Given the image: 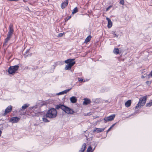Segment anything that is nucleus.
I'll return each mask as SVG.
<instances>
[{
  "mask_svg": "<svg viewBox=\"0 0 152 152\" xmlns=\"http://www.w3.org/2000/svg\"><path fill=\"white\" fill-rule=\"evenodd\" d=\"M57 115L56 110L54 108H51L48 110L45 116L50 118H53L56 117Z\"/></svg>",
  "mask_w": 152,
  "mask_h": 152,
  "instance_id": "obj_1",
  "label": "nucleus"
},
{
  "mask_svg": "<svg viewBox=\"0 0 152 152\" xmlns=\"http://www.w3.org/2000/svg\"><path fill=\"white\" fill-rule=\"evenodd\" d=\"M147 99V96H144L143 97L140 98L139 99L138 103L136 106L135 107V109H136L138 107L140 108L142 106H144L146 103Z\"/></svg>",
  "mask_w": 152,
  "mask_h": 152,
  "instance_id": "obj_2",
  "label": "nucleus"
},
{
  "mask_svg": "<svg viewBox=\"0 0 152 152\" xmlns=\"http://www.w3.org/2000/svg\"><path fill=\"white\" fill-rule=\"evenodd\" d=\"M19 67V65L18 64L14 66H10L8 69V72L10 74L15 73L18 69Z\"/></svg>",
  "mask_w": 152,
  "mask_h": 152,
  "instance_id": "obj_3",
  "label": "nucleus"
},
{
  "mask_svg": "<svg viewBox=\"0 0 152 152\" xmlns=\"http://www.w3.org/2000/svg\"><path fill=\"white\" fill-rule=\"evenodd\" d=\"M64 112L68 114H73L74 113V111L68 107L64 105L63 110Z\"/></svg>",
  "mask_w": 152,
  "mask_h": 152,
  "instance_id": "obj_4",
  "label": "nucleus"
},
{
  "mask_svg": "<svg viewBox=\"0 0 152 152\" xmlns=\"http://www.w3.org/2000/svg\"><path fill=\"white\" fill-rule=\"evenodd\" d=\"M115 114H113L109 116L105 117L104 119V122L106 123L107 122L113 120L115 117Z\"/></svg>",
  "mask_w": 152,
  "mask_h": 152,
  "instance_id": "obj_5",
  "label": "nucleus"
},
{
  "mask_svg": "<svg viewBox=\"0 0 152 152\" xmlns=\"http://www.w3.org/2000/svg\"><path fill=\"white\" fill-rule=\"evenodd\" d=\"M12 110V106L11 105L8 106L5 109L4 113L2 114V116H5L7 113H9L11 112Z\"/></svg>",
  "mask_w": 152,
  "mask_h": 152,
  "instance_id": "obj_6",
  "label": "nucleus"
},
{
  "mask_svg": "<svg viewBox=\"0 0 152 152\" xmlns=\"http://www.w3.org/2000/svg\"><path fill=\"white\" fill-rule=\"evenodd\" d=\"M75 59H71L69 58L66 60L64 62L65 63L67 64H70L72 66H73L76 63L75 61H74Z\"/></svg>",
  "mask_w": 152,
  "mask_h": 152,
  "instance_id": "obj_7",
  "label": "nucleus"
},
{
  "mask_svg": "<svg viewBox=\"0 0 152 152\" xmlns=\"http://www.w3.org/2000/svg\"><path fill=\"white\" fill-rule=\"evenodd\" d=\"M20 120V118L17 117H12L10 120L9 122L13 123H17Z\"/></svg>",
  "mask_w": 152,
  "mask_h": 152,
  "instance_id": "obj_8",
  "label": "nucleus"
},
{
  "mask_svg": "<svg viewBox=\"0 0 152 152\" xmlns=\"http://www.w3.org/2000/svg\"><path fill=\"white\" fill-rule=\"evenodd\" d=\"M105 128H98L95 127L93 130V132H97L98 133L102 132L104 131Z\"/></svg>",
  "mask_w": 152,
  "mask_h": 152,
  "instance_id": "obj_9",
  "label": "nucleus"
},
{
  "mask_svg": "<svg viewBox=\"0 0 152 152\" xmlns=\"http://www.w3.org/2000/svg\"><path fill=\"white\" fill-rule=\"evenodd\" d=\"M68 0H66L63 2L61 5V7L62 9L64 8L68 4Z\"/></svg>",
  "mask_w": 152,
  "mask_h": 152,
  "instance_id": "obj_10",
  "label": "nucleus"
},
{
  "mask_svg": "<svg viewBox=\"0 0 152 152\" xmlns=\"http://www.w3.org/2000/svg\"><path fill=\"white\" fill-rule=\"evenodd\" d=\"M11 37V36H9L8 34L7 35V37L5 38L4 41L3 43V45H7V43L9 41L10 39V38Z\"/></svg>",
  "mask_w": 152,
  "mask_h": 152,
  "instance_id": "obj_11",
  "label": "nucleus"
},
{
  "mask_svg": "<svg viewBox=\"0 0 152 152\" xmlns=\"http://www.w3.org/2000/svg\"><path fill=\"white\" fill-rule=\"evenodd\" d=\"M64 105L61 104H57L55 106V109L56 110H58L59 109H61L62 110H63Z\"/></svg>",
  "mask_w": 152,
  "mask_h": 152,
  "instance_id": "obj_12",
  "label": "nucleus"
},
{
  "mask_svg": "<svg viewBox=\"0 0 152 152\" xmlns=\"http://www.w3.org/2000/svg\"><path fill=\"white\" fill-rule=\"evenodd\" d=\"M91 102V101L90 99L86 98L84 99L83 103V104L87 105L90 104Z\"/></svg>",
  "mask_w": 152,
  "mask_h": 152,
  "instance_id": "obj_13",
  "label": "nucleus"
},
{
  "mask_svg": "<svg viewBox=\"0 0 152 152\" xmlns=\"http://www.w3.org/2000/svg\"><path fill=\"white\" fill-rule=\"evenodd\" d=\"M106 19L108 21L107 27L108 28H110L112 27V25L111 21L109 18H107Z\"/></svg>",
  "mask_w": 152,
  "mask_h": 152,
  "instance_id": "obj_14",
  "label": "nucleus"
},
{
  "mask_svg": "<svg viewBox=\"0 0 152 152\" xmlns=\"http://www.w3.org/2000/svg\"><path fill=\"white\" fill-rule=\"evenodd\" d=\"M70 100L71 103H75L76 102L77 99L76 97L72 96L70 98Z\"/></svg>",
  "mask_w": 152,
  "mask_h": 152,
  "instance_id": "obj_15",
  "label": "nucleus"
},
{
  "mask_svg": "<svg viewBox=\"0 0 152 152\" xmlns=\"http://www.w3.org/2000/svg\"><path fill=\"white\" fill-rule=\"evenodd\" d=\"M86 145L85 143H83L82 145L81 149L79 151V152H84L86 149Z\"/></svg>",
  "mask_w": 152,
  "mask_h": 152,
  "instance_id": "obj_16",
  "label": "nucleus"
},
{
  "mask_svg": "<svg viewBox=\"0 0 152 152\" xmlns=\"http://www.w3.org/2000/svg\"><path fill=\"white\" fill-rule=\"evenodd\" d=\"M71 88H70V89H66L64 91H63L59 93H58L57 94L58 95H60L61 94H66L68 92Z\"/></svg>",
  "mask_w": 152,
  "mask_h": 152,
  "instance_id": "obj_17",
  "label": "nucleus"
},
{
  "mask_svg": "<svg viewBox=\"0 0 152 152\" xmlns=\"http://www.w3.org/2000/svg\"><path fill=\"white\" fill-rule=\"evenodd\" d=\"M13 25L12 24H10L9 27V31L8 32L13 33L14 30L13 29Z\"/></svg>",
  "mask_w": 152,
  "mask_h": 152,
  "instance_id": "obj_18",
  "label": "nucleus"
},
{
  "mask_svg": "<svg viewBox=\"0 0 152 152\" xmlns=\"http://www.w3.org/2000/svg\"><path fill=\"white\" fill-rule=\"evenodd\" d=\"M73 66H72L70 64H67L66 65L65 69V70H70Z\"/></svg>",
  "mask_w": 152,
  "mask_h": 152,
  "instance_id": "obj_19",
  "label": "nucleus"
},
{
  "mask_svg": "<svg viewBox=\"0 0 152 152\" xmlns=\"http://www.w3.org/2000/svg\"><path fill=\"white\" fill-rule=\"evenodd\" d=\"M131 104V101L130 100H128L127 101H126L125 103V106L126 107H129Z\"/></svg>",
  "mask_w": 152,
  "mask_h": 152,
  "instance_id": "obj_20",
  "label": "nucleus"
},
{
  "mask_svg": "<svg viewBox=\"0 0 152 152\" xmlns=\"http://www.w3.org/2000/svg\"><path fill=\"white\" fill-rule=\"evenodd\" d=\"M29 105L28 104H24L22 107L20 109V110H24L26 109Z\"/></svg>",
  "mask_w": 152,
  "mask_h": 152,
  "instance_id": "obj_21",
  "label": "nucleus"
},
{
  "mask_svg": "<svg viewBox=\"0 0 152 152\" xmlns=\"http://www.w3.org/2000/svg\"><path fill=\"white\" fill-rule=\"evenodd\" d=\"M113 52L115 54H118L119 53V49L117 48H115Z\"/></svg>",
  "mask_w": 152,
  "mask_h": 152,
  "instance_id": "obj_22",
  "label": "nucleus"
},
{
  "mask_svg": "<svg viewBox=\"0 0 152 152\" xmlns=\"http://www.w3.org/2000/svg\"><path fill=\"white\" fill-rule=\"evenodd\" d=\"M91 36L90 35H89L88 37H87L86 38L85 42L86 43L89 42L91 40Z\"/></svg>",
  "mask_w": 152,
  "mask_h": 152,
  "instance_id": "obj_23",
  "label": "nucleus"
},
{
  "mask_svg": "<svg viewBox=\"0 0 152 152\" xmlns=\"http://www.w3.org/2000/svg\"><path fill=\"white\" fill-rule=\"evenodd\" d=\"M87 152H93V150H92V148L91 146H89L87 150Z\"/></svg>",
  "mask_w": 152,
  "mask_h": 152,
  "instance_id": "obj_24",
  "label": "nucleus"
},
{
  "mask_svg": "<svg viewBox=\"0 0 152 152\" xmlns=\"http://www.w3.org/2000/svg\"><path fill=\"white\" fill-rule=\"evenodd\" d=\"M78 10L77 8V7H76L73 10V11L72 12V13L73 14L76 13L78 12Z\"/></svg>",
  "mask_w": 152,
  "mask_h": 152,
  "instance_id": "obj_25",
  "label": "nucleus"
},
{
  "mask_svg": "<svg viewBox=\"0 0 152 152\" xmlns=\"http://www.w3.org/2000/svg\"><path fill=\"white\" fill-rule=\"evenodd\" d=\"M47 117H45V116L42 118L43 121L45 122H49V121L47 119Z\"/></svg>",
  "mask_w": 152,
  "mask_h": 152,
  "instance_id": "obj_26",
  "label": "nucleus"
},
{
  "mask_svg": "<svg viewBox=\"0 0 152 152\" xmlns=\"http://www.w3.org/2000/svg\"><path fill=\"white\" fill-rule=\"evenodd\" d=\"M112 34L114 36V37H116L117 38L118 37V35H117V34H115V31H112Z\"/></svg>",
  "mask_w": 152,
  "mask_h": 152,
  "instance_id": "obj_27",
  "label": "nucleus"
},
{
  "mask_svg": "<svg viewBox=\"0 0 152 152\" xmlns=\"http://www.w3.org/2000/svg\"><path fill=\"white\" fill-rule=\"evenodd\" d=\"M29 50H30V49H28L26 51V52L25 53V56H28V55H29V54H27V53H29Z\"/></svg>",
  "mask_w": 152,
  "mask_h": 152,
  "instance_id": "obj_28",
  "label": "nucleus"
},
{
  "mask_svg": "<svg viewBox=\"0 0 152 152\" xmlns=\"http://www.w3.org/2000/svg\"><path fill=\"white\" fill-rule=\"evenodd\" d=\"M151 105H152V101L151 102L146 104V106L150 107Z\"/></svg>",
  "mask_w": 152,
  "mask_h": 152,
  "instance_id": "obj_29",
  "label": "nucleus"
},
{
  "mask_svg": "<svg viewBox=\"0 0 152 152\" xmlns=\"http://www.w3.org/2000/svg\"><path fill=\"white\" fill-rule=\"evenodd\" d=\"M77 79H78V81H79V82H84V81H83V79L82 78H80L78 77V78ZM85 81H84V82H85Z\"/></svg>",
  "mask_w": 152,
  "mask_h": 152,
  "instance_id": "obj_30",
  "label": "nucleus"
},
{
  "mask_svg": "<svg viewBox=\"0 0 152 152\" xmlns=\"http://www.w3.org/2000/svg\"><path fill=\"white\" fill-rule=\"evenodd\" d=\"M124 0H121L120 1V4L122 5H124Z\"/></svg>",
  "mask_w": 152,
  "mask_h": 152,
  "instance_id": "obj_31",
  "label": "nucleus"
},
{
  "mask_svg": "<svg viewBox=\"0 0 152 152\" xmlns=\"http://www.w3.org/2000/svg\"><path fill=\"white\" fill-rule=\"evenodd\" d=\"M38 68V66H33L32 68H31V69H32V70H36Z\"/></svg>",
  "mask_w": 152,
  "mask_h": 152,
  "instance_id": "obj_32",
  "label": "nucleus"
},
{
  "mask_svg": "<svg viewBox=\"0 0 152 152\" xmlns=\"http://www.w3.org/2000/svg\"><path fill=\"white\" fill-rule=\"evenodd\" d=\"M136 113H137V112H135L131 114L129 116H128L127 117V118H129L131 116L133 115H135L136 114Z\"/></svg>",
  "mask_w": 152,
  "mask_h": 152,
  "instance_id": "obj_33",
  "label": "nucleus"
},
{
  "mask_svg": "<svg viewBox=\"0 0 152 152\" xmlns=\"http://www.w3.org/2000/svg\"><path fill=\"white\" fill-rule=\"evenodd\" d=\"M63 33H60L59 34L58 36H57V37H61L63 35Z\"/></svg>",
  "mask_w": 152,
  "mask_h": 152,
  "instance_id": "obj_34",
  "label": "nucleus"
},
{
  "mask_svg": "<svg viewBox=\"0 0 152 152\" xmlns=\"http://www.w3.org/2000/svg\"><path fill=\"white\" fill-rule=\"evenodd\" d=\"M112 7V6L111 5H110V6H109L108 7H107V8H106V11H108V10H109L110 9V8L111 7Z\"/></svg>",
  "mask_w": 152,
  "mask_h": 152,
  "instance_id": "obj_35",
  "label": "nucleus"
},
{
  "mask_svg": "<svg viewBox=\"0 0 152 152\" xmlns=\"http://www.w3.org/2000/svg\"><path fill=\"white\" fill-rule=\"evenodd\" d=\"M151 83V81H147L146 82V83L147 85L150 84Z\"/></svg>",
  "mask_w": 152,
  "mask_h": 152,
  "instance_id": "obj_36",
  "label": "nucleus"
},
{
  "mask_svg": "<svg viewBox=\"0 0 152 152\" xmlns=\"http://www.w3.org/2000/svg\"><path fill=\"white\" fill-rule=\"evenodd\" d=\"M13 34V33H10V32H8V34H8L9 36H10L12 37V35Z\"/></svg>",
  "mask_w": 152,
  "mask_h": 152,
  "instance_id": "obj_37",
  "label": "nucleus"
},
{
  "mask_svg": "<svg viewBox=\"0 0 152 152\" xmlns=\"http://www.w3.org/2000/svg\"><path fill=\"white\" fill-rule=\"evenodd\" d=\"M25 68L26 69H30L31 67H30L29 66H26L25 67Z\"/></svg>",
  "mask_w": 152,
  "mask_h": 152,
  "instance_id": "obj_38",
  "label": "nucleus"
},
{
  "mask_svg": "<svg viewBox=\"0 0 152 152\" xmlns=\"http://www.w3.org/2000/svg\"><path fill=\"white\" fill-rule=\"evenodd\" d=\"M111 129L112 128L110 127V128H109V129L107 131L106 133L107 134L108 132H109L110 131Z\"/></svg>",
  "mask_w": 152,
  "mask_h": 152,
  "instance_id": "obj_39",
  "label": "nucleus"
},
{
  "mask_svg": "<svg viewBox=\"0 0 152 152\" xmlns=\"http://www.w3.org/2000/svg\"><path fill=\"white\" fill-rule=\"evenodd\" d=\"M34 107H30L29 108L30 109V110H32L33 109H34Z\"/></svg>",
  "mask_w": 152,
  "mask_h": 152,
  "instance_id": "obj_40",
  "label": "nucleus"
},
{
  "mask_svg": "<svg viewBox=\"0 0 152 152\" xmlns=\"http://www.w3.org/2000/svg\"><path fill=\"white\" fill-rule=\"evenodd\" d=\"M9 1H18L19 0H7Z\"/></svg>",
  "mask_w": 152,
  "mask_h": 152,
  "instance_id": "obj_41",
  "label": "nucleus"
},
{
  "mask_svg": "<svg viewBox=\"0 0 152 152\" xmlns=\"http://www.w3.org/2000/svg\"><path fill=\"white\" fill-rule=\"evenodd\" d=\"M116 123H115L113 124L110 127L111 128H112L115 125V124Z\"/></svg>",
  "mask_w": 152,
  "mask_h": 152,
  "instance_id": "obj_42",
  "label": "nucleus"
},
{
  "mask_svg": "<svg viewBox=\"0 0 152 152\" xmlns=\"http://www.w3.org/2000/svg\"><path fill=\"white\" fill-rule=\"evenodd\" d=\"M71 18V16H69V17L66 20H68L69 19Z\"/></svg>",
  "mask_w": 152,
  "mask_h": 152,
  "instance_id": "obj_43",
  "label": "nucleus"
},
{
  "mask_svg": "<svg viewBox=\"0 0 152 152\" xmlns=\"http://www.w3.org/2000/svg\"><path fill=\"white\" fill-rule=\"evenodd\" d=\"M1 133H2V132L1 130H0V137L1 136Z\"/></svg>",
  "mask_w": 152,
  "mask_h": 152,
  "instance_id": "obj_44",
  "label": "nucleus"
},
{
  "mask_svg": "<svg viewBox=\"0 0 152 152\" xmlns=\"http://www.w3.org/2000/svg\"><path fill=\"white\" fill-rule=\"evenodd\" d=\"M141 77H142V78H145V77H144V76H143L142 75V76Z\"/></svg>",
  "mask_w": 152,
  "mask_h": 152,
  "instance_id": "obj_45",
  "label": "nucleus"
},
{
  "mask_svg": "<svg viewBox=\"0 0 152 152\" xmlns=\"http://www.w3.org/2000/svg\"><path fill=\"white\" fill-rule=\"evenodd\" d=\"M95 148H96V146H95L94 147V148H93V150L92 149V150H93V151H94V149H95Z\"/></svg>",
  "mask_w": 152,
  "mask_h": 152,
  "instance_id": "obj_46",
  "label": "nucleus"
},
{
  "mask_svg": "<svg viewBox=\"0 0 152 152\" xmlns=\"http://www.w3.org/2000/svg\"><path fill=\"white\" fill-rule=\"evenodd\" d=\"M3 127H2V128H0V129H1V130L2 129H3Z\"/></svg>",
  "mask_w": 152,
  "mask_h": 152,
  "instance_id": "obj_47",
  "label": "nucleus"
},
{
  "mask_svg": "<svg viewBox=\"0 0 152 152\" xmlns=\"http://www.w3.org/2000/svg\"><path fill=\"white\" fill-rule=\"evenodd\" d=\"M53 68L54 69L55 68V66H53Z\"/></svg>",
  "mask_w": 152,
  "mask_h": 152,
  "instance_id": "obj_48",
  "label": "nucleus"
},
{
  "mask_svg": "<svg viewBox=\"0 0 152 152\" xmlns=\"http://www.w3.org/2000/svg\"><path fill=\"white\" fill-rule=\"evenodd\" d=\"M29 55H30V56H31V53H30V54H29Z\"/></svg>",
  "mask_w": 152,
  "mask_h": 152,
  "instance_id": "obj_49",
  "label": "nucleus"
},
{
  "mask_svg": "<svg viewBox=\"0 0 152 152\" xmlns=\"http://www.w3.org/2000/svg\"><path fill=\"white\" fill-rule=\"evenodd\" d=\"M23 0V1L24 2H26V1H25V0Z\"/></svg>",
  "mask_w": 152,
  "mask_h": 152,
  "instance_id": "obj_50",
  "label": "nucleus"
},
{
  "mask_svg": "<svg viewBox=\"0 0 152 152\" xmlns=\"http://www.w3.org/2000/svg\"><path fill=\"white\" fill-rule=\"evenodd\" d=\"M152 1V0H151Z\"/></svg>",
  "mask_w": 152,
  "mask_h": 152,
  "instance_id": "obj_51",
  "label": "nucleus"
}]
</instances>
